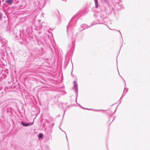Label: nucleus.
<instances>
[{
    "mask_svg": "<svg viewBox=\"0 0 150 150\" xmlns=\"http://www.w3.org/2000/svg\"><path fill=\"white\" fill-rule=\"evenodd\" d=\"M82 26H86V25H82Z\"/></svg>",
    "mask_w": 150,
    "mask_h": 150,
    "instance_id": "6e6552de",
    "label": "nucleus"
},
{
    "mask_svg": "<svg viewBox=\"0 0 150 150\" xmlns=\"http://www.w3.org/2000/svg\"><path fill=\"white\" fill-rule=\"evenodd\" d=\"M6 2L9 5H11L13 3V0H7L6 1Z\"/></svg>",
    "mask_w": 150,
    "mask_h": 150,
    "instance_id": "7ed1b4c3",
    "label": "nucleus"
},
{
    "mask_svg": "<svg viewBox=\"0 0 150 150\" xmlns=\"http://www.w3.org/2000/svg\"><path fill=\"white\" fill-rule=\"evenodd\" d=\"M94 1L95 3V7L96 8H97L98 7V0H94Z\"/></svg>",
    "mask_w": 150,
    "mask_h": 150,
    "instance_id": "20e7f679",
    "label": "nucleus"
},
{
    "mask_svg": "<svg viewBox=\"0 0 150 150\" xmlns=\"http://www.w3.org/2000/svg\"><path fill=\"white\" fill-rule=\"evenodd\" d=\"M64 0H62V1H64Z\"/></svg>",
    "mask_w": 150,
    "mask_h": 150,
    "instance_id": "1a4fd4ad",
    "label": "nucleus"
},
{
    "mask_svg": "<svg viewBox=\"0 0 150 150\" xmlns=\"http://www.w3.org/2000/svg\"><path fill=\"white\" fill-rule=\"evenodd\" d=\"M43 134L42 133H40L39 134V138H42L43 137Z\"/></svg>",
    "mask_w": 150,
    "mask_h": 150,
    "instance_id": "0eeeda50",
    "label": "nucleus"
},
{
    "mask_svg": "<svg viewBox=\"0 0 150 150\" xmlns=\"http://www.w3.org/2000/svg\"><path fill=\"white\" fill-rule=\"evenodd\" d=\"M43 149L44 150H50L49 147L46 146H45Z\"/></svg>",
    "mask_w": 150,
    "mask_h": 150,
    "instance_id": "39448f33",
    "label": "nucleus"
},
{
    "mask_svg": "<svg viewBox=\"0 0 150 150\" xmlns=\"http://www.w3.org/2000/svg\"><path fill=\"white\" fill-rule=\"evenodd\" d=\"M128 91V89L126 88H125L124 89V91L123 94H124V93H125V94L127 93Z\"/></svg>",
    "mask_w": 150,
    "mask_h": 150,
    "instance_id": "423d86ee",
    "label": "nucleus"
},
{
    "mask_svg": "<svg viewBox=\"0 0 150 150\" xmlns=\"http://www.w3.org/2000/svg\"><path fill=\"white\" fill-rule=\"evenodd\" d=\"M21 124L23 126L25 127H27L28 126L31 125H33V122L31 123V122H28V123H25V122H21Z\"/></svg>",
    "mask_w": 150,
    "mask_h": 150,
    "instance_id": "f257e3e1",
    "label": "nucleus"
},
{
    "mask_svg": "<svg viewBox=\"0 0 150 150\" xmlns=\"http://www.w3.org/2000/svg\"><path fill=\"white\" fill-rule=\"evenodd\" d=\"M74 88L75 89V91L76 93H77V92L78 91V90L77 84V83L75 81H74Z\"/></svg>",
    "mask_w": 150,
    "mask_h": 150,
    "instance_id": "f03ea898",
    "label": "nucleus"
}]
</instances>
